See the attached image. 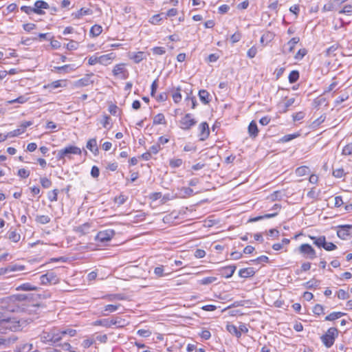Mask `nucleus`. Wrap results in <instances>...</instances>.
<instances>
[{
  "instance_id": "obj_30",
  "label": "nucleus",
  "mask_w": 352,
  "mask_h": 352,
  "mask_svg": "<svg viewBox=\"0 0 352 352\" xmlns=\"http://www.w3.org/2000/svg\"><path fill=\"white\" fill-rule=\"evenodd\" d=\"M339 46H340L339 44L336 43V44L332 45L329 47H328L325 50V52H324L325 53V56H328V57L335 56H336V53L335 52L338 49Z\"/></svg>"
},
{
  "instance_id": "obj_19",
  "label": "nucleus",
  "mask_w": 352,
  "mask_h": 352,
  "mask_svg": "<svg viewBox=\"0 0 352 352\" xmlns=\"http://www.w3.org/2000/svg\"><path fill=\"white\" fill-rule=\"evenodd\" d=\"M198 96L200 100L205 104H208L211 99L209 92L206 89H201L199 91Z\"/></svg>"
},
{
  "instance_id": "obj_54",
  "label": "nucleus",
  "mask_w": 352,
  "mask_h": 352,
  "mask_svg": "<svg viewBox=\"0 0 352 352\" xmlns=\"http://www.w3.org/2000/svg\"><path fill=\"white\" fill-rule=\"evenodd\" d=\"M28 99V98L27 97H25V96H20L19 97H18L17 98H16L14 100H10L8 102L10 104H13V103H15V102H18V103H20V104H23L25 102H27Z\"/></svg>"
},
{
  "instance_id": "obj_33",
  "label": "nucleus",
  "mask_w": 352,
  "mask_h": 352,
  "mask_svg": "<svg viewBox=\"0 0 352 352\" xmlns=\"http://www.w3.org/2000/svg\"><path fill=\"white\" fill-rule=\"evenodd\" d=\"M185 101L186 104L190 106L191 109H195L197 105L195 96H190L189 95H187L186 98H185Z\"/></svg>"
},
{
  "instance_id": "obj_49",
  "label": "nucleus",
  "mask_w": 352,
  "mask_h": 352,
  "mask_svg": "<svg viewBox=\"0 0 352 352\" xmlns=\"http://www.w3.org/2000/svg\"><path fill=\"white\" fill-rule=\"evenodd\" d=\"M40 182H41V186L44 188H49L50 187H51V186L52 184V181L47 177H41L40 179Z\"/></svg>"
},
{
  "instance_id": "obj_26",
  "label": "nucleus",
  "mask_w": 352,
  "mask_h": 352,
  "mask_svg": "<svg viewBox=\"0 0 352 352\" xmlns=\"http://www.w3.org/2000/svg\"><path fill=\"white\" fill-rule=\"evenodd\" d=\"M346 314L340 311H334L329 314L325 317V320L327 321H333L338 318H341L342 316H344Z\"/></svg>"
},
{
  "instance_id": "obj_17",
  "label": "nucleus",
  "mask_w": 352,
  "mask_h": 352,
  "mask_svg": "<svg viewBox=\"0 0 352 352\" xmlns=\"http://www.w3.org/2000/svg\"><path fill=\"white\" fill-rule=\"evenodd\" d=\"M309 238L313 241V243L319 248H323L325 245L326 237L325 236H309Z\"/></svg>"
},
{
  "instance_id": "obj_43",
  "label": "nucleus",
  "mask_w": 352,
  "mask_h": 352,
  "mask_svg": "<svg viewBox=\"0 0 352 352\" xmlns=\"http://www.w3.org/2000/svg\"><path fill=\"white\" fill-rule=\"evenodd\" d=\"M58 189H54L52 191L48 192V193H47L48 199L52 202L56 201L58 199Z\"/></svg>"
},
{
  "instance_id": "obj_63",
  "label": "nucleus",
  "mask_w": 352,
  "mask_h": 352,
  "mask_svg": "<svg viewBox=\"0 0 352 352\" xmlns=\"http://www.w3.org/2000/svg\"><path fill=\"white\" fill-rule=\"evenodd\" d=\"M152 51L153 53L156 55H162L166 52L165 48L163 47H154Z\"/></svg>"
},
{
  "instance_id": "obj_31",
  "label": "nucleus",
  "mask_w": 352,
  "mask_h": 352,
  "mask_svg": "<svg viewBox=\"0 0 352 352\" xmlns=\"http://www.w3.org/2000/svg\"><path fill=\"white\" fill-rule=\"evenodd\" d=\"M63 336V334L61 333V330H52V343L59 342L62 339Z\"/></svg>"
},
{
  "instance_id": "obj_45",
  "label": "nucleus",
  "mask_w": 352,
  "mask_h": 352,
  "mask_svg": "<svg viewBox=\"0 0 352 352\" xmlns=\"http://www.w3.org/2000/svg\"><path fill=\"white\" fill-rule=\"evenodd\" d=\"M183 164V160L182 159H171L169 161V165L171 168H178L182 166Z\"/></svg>"
},
{
  "instance_id": "obj_16",
  "label": "nucleus",
  "mask_w": 352,
  "mask_h": 352,
  "mask_svg": "<svg viewBox=\"0 0 352 352\" xmlns=\"http://www.w3.org/2000/svg\"><path fill=\"white\" fill-rule=\"evenodd\" d=\"M120 304L117 305H107L104 307V310L102 312V316H108L109 314L116 312L120 307Z\"/></svg>"
},
{
  "instance_id": "obj_21",
  "label": "nucleus",
  "mask_w": 352,
  "mask_h": 352,
  "mask_svg": "<svg viewBox=\"0 0 352 352\" xmlns=\"http://www.w3.org/2000/svg\"><path fill=\"white\" fill-rule=\"evenodd\" d=\"M92 14H93L92 10H91L89 8H82L79 10H78L76 13H73L72 16H74V18H76V19H80L82 16L91 15Z\"/></svg>"
},
{
  "instance_id": "obj_56",
  "label": "nucleus",
  "mask_w": 352,
  "mask_h": 352,
  "mask_svg": "<svg viewBox=\"0 0 352 352\" xmlns=\"http://www.w3.org/2000/svg\"><path fill=\"white\" fill-rule=\"evenodd\" d=\"M17 175L20 177H21L23 179H25L30 176V171L25 168H21L18 170Z\"/></svg>"
},
{
  "instance_id": "obj_37",
  "label": "nucleus",
  "mask_w": 352,
  "mask_h": 352,
  "mask_svg": "<svg viewBox=\"0 0 352 352\" xmlns=\"http://www.w3.org/2000/svg\"><path fill=\"white\" fill-rule=\"evenodd\" d=\"M295 173L298 176H304L309 173V168L306 166H302L297 168Z\"/></svg>"
},
{
  "instance_id": "obj_23",
  "label": "nucleus",
  "mask_w": 352,
  "mask_h": 352,
  "mask_svg": "<svg viewBox=\"0 0 352 352\" xmlns=\"http://www.w3.org/2000/svg\"><path fill=\"white\" fill-rule=\"evenodd\" d=\"M226 330L231 334L235 336L236 338H239L241 336V331L232 324H228L226 325Z\"/></svg>"
},
{
  "instance_id": "obj_39",
  "label": "nucleus",
  "mask_w": 352,
  "mask_h": 352,
  "mask_svg": "<svg viewBox=\"0 0 352 352\" xmlns=\"http://www.w3.org/2000/svg\"><path fill=\"white\" fill-rule=\"evenodd\" d=\"M166 124L165 117L163 113H158L153 118V124Z\"/></svg>"
},
{
  "instance_id": "obj_29",
  "label": "nucleus",
  "mask_w": 352,
  "mask_h": 352,
  "mask_svg": "<svg viewBox=\"0 0 352 352\" xmlns=\"http://www.w3.org/2000/svg\"><path fill=\"white\" fill-rule=\"evenodd\" d=\"M8 239L14 243H17L20 241L21 235L15 230H10L8 232Z\"/></svg>"
},
{
  "instance_id": "obj_40",
  "label": "nucleus",
  "mask_w": 352,
  "mask_h": 352,
  "mask_svg": "<svg viewBox=\"0 0 352 352\" xmlns=\"http://www.w3.org/2000/svg\"><path fill=\"white\" fill-rule=\"evenodd\" d=\"M41 340L43 342H52V331L50 332L43 331L41 335Z\"/></svg>"
},
{
  "instance_id": "obj_22",
  "label": "nucleus",
  "mask_w": 352,
  "mask_h": 352,
  "mask_svg": "<svg viewBox=\"0 0 352 352\" xmlns=\"http://www.w3.org/2000/svg\"><path fill=\"white\" fill-rule=\"evenodd\" d=\"M182 89L180 87H177L176 89L174 87L172 88V97L173 99L174 102L179 103L182 100V94H181Z\"/></svg>"
},
{
  "instance_id": "obj_34",
  "label": "nucleus",
  "mask_w": 352,
  "mask_h": 352,
  "mask_svg": "<svg viewBox=\"0 0 352 352\" xmlns=\"http://www.w3.org/2000/svg\"><path fill=\"white\" fill-rule=\"evenodd\" d=\"M90 228V225L87 223H84L82 225H80L78 226L75 231L76 232L80 233L82 235L86 234L88 232V230Z\"/></svg>"
},
{
  "instance_id": "obj_32",
  "label": "nucleus",
  "mask_w": 352,
  "mask_h": 352,
  "mask_svg": "<svg viewBox=\"0 0 352 352\" xmlns=\"http://www.w3.org/2000/svg\"><path fill=\"white\" fill-rule=\"evenodd\" d=\"M102 32V28L100 25H94L90 29V34L96 37L99 36Z\"/></svg>"
},
{
  "instance_id": "obj_14",
  "label": "nucleus",
  "mask_w": 352,
  "mask_h": 352,
  "mask_svg": "<svg viewBox=\"0 0 352 352\" xmlns=\"http://www.w3.org/2000/svg\"><path fill=\"white\" fill-rule=\"evenodd\" d=\"M236 270V266L234 265H228L221 267L219 270V274L225 278L231 277Z\"/></svg>"
},
{
  "instance_id": "obj_13",
  "label": "nucleus",
  "mask_w": 352,
  "mask_h": 352,
  "mask_svg": "<svg viewBox=\"0 0 352 352\" xmlns=\"http://www.w3.org/2000/svg\"><path fill=\"white\" fill-rule=\"evenodd\" d=\"M34 13L37 14H44L45 12L42 10V9H49L50 6L49 4L43 1V0H38L34 3Z\"/></svg>"
},
{
  "instance_id": "obj_46",
  "label": "nucleus",
  "mask_w": 352,
  "mask_h": 352,
  "mask_svg": "<svg viewBox=\"0 0 352 352\" xmlns=\"http://www.w3.org/2000/svg\"><path fill=\"white\" fill-rule=\"evenodd\" d=\"M127 199V197L124 195L120 194L119 196L116 197L114 199V201L118 206H121L125 203Z\"/></svg>"
},
{
  "instance_id": "obj_5",
  "label": "nucleus",
  "mask_w": 352,
  "mask_h": 352,
  "mask_svg": "<svg viewBox=\"0 0 352 352\" xmlns=\"http://www.w3.org/2000/svg\"><path fill=\"white\" fill-rule=\"evenodd\" d=\"M197 121L192 117L191 113H186L179 120V127L185 131L190 130L196 125Z\"/></svg>"
},
{
  "instance_id": "obj_38",
  "label": "nucleus",
  "mask_w": 352,
  "mask_h": 352,
  "mask_svg": "<svg viewBox=\"0 0 352 352\" xmlns=\"http://www.w3.org/2000/svg\"><path fill=\"white\" fill-rule=\"evenodd\" d=\"M299 72L297 70H293L290 72L288 76V80L290 83L296 82L299 78Z\"/></svg>"
},
{
  "instance_id": "obj_20",
  "label": "nucleus",
  "mask_w": 352,
  "mask_h": 352,
  "mask_svg": "<svg viewBox=\"0 0 352 352\" xmlns=\"http://www.w3.org/2000/svg\"><path fill=\"white\" fill-rule=\"evenodd\" d=\"M115 55L113 53H109L107 54L102 55L98 57L99 63L107 65L111 63V60L114 58Z\"/></svg>"
},
{
  "instance_id": "obj_10",
  "label": "nucleus",
  "mask_w": 352,
  "mask_h": 352,
  "mask_svg": "<svg viewBox=\"0 0 352 352\" xmlns=\"http://www.w3.org/2000/svg\"><path fill=\"white\" fill-rule=\"evenodd\" d=\"M113 76H118L122 75L121 78L122 79H126L129 76L128 71L124 68V63H120L115 65L112 71Z\"/></svg>"
},
{
  "instance_id": "obj_36",
  "label": "nucleus",
  "mask_w": 352,
  "mask_h": 352,
  "mask_svg": "<svg viewBox=\"0 0 352 352\" xmlns=\"http://www.w3.org/2000/svg\"><path fill=\"white\" fill-rule=\"evenodd\" d=\"M282 192L280 190H276L273 192L272 194H270L267 197V199L270 200L271 201H274L276 200H281L282 199Z\"/></svg>"
},
{
  "instance_id": "obj_2",
  "label": "nucleus",
  "mask_w": 352,
  "mask_h": 352,
  "mask_svg": "<svg viewBox=\"0 0 352 352\" xmlns=\"http://www.w3.org/2000/svg\"><path fill=\"white\" fill-rule=\"evenodd\" d=\"M81 149L74 145H69L58 151L56 158L58 160H64L66 157L71 159L72 155H81Z\"/></svg>"
},
{
  "instance_id": "obj_8",
  "label": "nucleus",
  "mask_w": 352,
  "mask_h": 352,
  "mask_svg": "<svg viewBox=\"0 0 352 352\" xmlns=\"http://www.w3.org/2000/svg\"><path fill=\"white\" fill-rule=\"evenodd\" d=\"M338 236L342 240H346L350 236V230L352 229V225H340L338 226Z\"/></svg>"
},
{
  "instance_id": "obj_47",
  "label": "nucleus",
  "mask_w": 352,
  "mask_h": 352,
  "mask_svg": "<svg viewBox=\"0 0 352 352\" xmlns=\"http://www.w3.org/2000/svg\"><path fill=\"white\" fill-rule=\"evenodd\" d=\"M299 136L298 133L287 134L281 138L282 142H287Z\"/></svg>"
},
{
  "instance_id": "obj_50",
  "label": "nucleus",
  "mask_w": 352,
  "mask_h": 352,
  "mask_svg": "<svg viewBox=\"0 0 352 352\" xmlns=\"http://www.w3.org/2000/svg\"><path fill=\"white\" fill-rule=\"evenodd\" d=\"M342 154L344 155H352V143L346 144L344 146Z\"/></svg>"
},
{
  "instance_id": "obj_60",
  "label": "nucleus",
  "mask_w": 352,
  "mask_h": 352,
  "mask_svg": "<svg viewBox=\"0 0 352 352\" xmlns=\"http://www.w3.org/2000/svg\"><path fill=\"white\" fill-rule=\"evenodd\" d=\"M344 170L343 168H337L333 170V175L336 178H341L344 175Z\"/></svg>"
},
{
  "instance_id": "obj_35",
  "label": "nucleus",
  "mask_w": 352,
  "mask_h": 352,
  "mask_svg": "<svg viewBox=\"0 0 352 352\" xmlns=\"http://www.w3.org/2000/svg\"><path fill=\"white\" fill-rule=\"evenodd\" d=\"M217 280V278L214 276H208L199 280L198 282L200 285H206L215 282Z\"/></svg>"
},
{
  "instance_id": "obj_11",
  "label": "nucleus",
  "mask_w": 352,
  "mask_h": 352,
  "mask_svg": "<svg viewBox=\"0 0 352 352\" xmlns=\"http://www.w3.org/2000/svg\"><path fill=\"white\" fill-rule=\"evenodd\" d=\"M94 76L93 73L85 75L83 78L76 80L74 82V86L76 87H82L88 86L91 84L94 83V80H91V77Z\"/></svg>"
},
{
  "instance_id": "obj_25",
  "label": "nucleus",
  "mask_w": 352,
  "mask_h": 352,
  "mask_svg": "<svg viewBox=\"0 0 352 352\" xmlns=\"http://www.w3.org/2000/svg\"><path fill=\"white\" fill-rule=\"evenodd\" d=\"M16 289L18 291H36L37 287L30 283H25L18 286Z\"/></svg>"
},
{
  "instance_id": "obj_9",
  "label": "nucleus",
  "mask_w": 352,
  "mask_h": 352,
  "mask_svg": "<svg viewBox=\"0 0 352 352\" xmlns=\"http://www.w3.org/2000/svg\"><path fill=\"white\" fill-rule=\"evenodd\" d=\"M67 86V80L65 79L57 80L53 81L50 83L45 85L43 86V89H49L51 92L53 89L60 88V87H66Z\"/></svg>"
},
{
  "instance_id": "obj_3",
  "label": "nucleus",
  "mask_w": 352,
  "mask_h": 352,
  "mask_svg": "<svg viewBox=\"0 0 352 352\" xmlns=\"http://www.w3.org/2000/svg\"><path fill=\"white\" fill-rule=\"evenodd\" d=\"M338 336V330L336 327H331L325 334L321 336V340L327 348H330L334 344Z\"/></svg>"
},
{
  "instance_id": "obj_27",
  "label": "nucleus",
  "mask_w": 352,
  "mask_h": 352,
  "mask_svg": "<svg viewBox=\"0 0 352 352\" xmlns=\"http://www.w3.org/2000/svg\"><path fill=\"white\" fill-rule=\"evenodd\" d=\"M319 284H320V280L313 278V279L303 283L302 285L307 289H311L318 287L319 286Z\"/></svg>"
},
{
  "instance_id": "obj_1",
  "label": "nucleus",
  "mask_w": 352,
  "mask_h": 352,
  "mask_svg": "<svg viewBox=\"0 0 352 352\" xmlns=\"http://www.w3.org/2000/svg\"><path fill=\"white\" fill-rule=\"evenodd\" d=\"M129 322L120 316H114L111 318H104L102 320H97L93 322L94 326H102L106 328H110L115 326L116 328H123L127 326Z\"/></svg>"
},
{
  "instance_id": "obj_61",
  "label": "nucleus",
  "mask_w": 352,
  "mask_h": 352,
  "mask_svg": "<svg viewBox=\"0 0 352 352\" xmlns=\"http://www.w3.org/2000/svg\"><path fill=\"white\" fill-rule=\"evenodd\" d=\"M78 43L74 41H70L67 45L66 47L68 50H74L78 47Z\"/></svg>"
},
{
  "instance_id": "obj_64",
  "label": "nucleus",
  "mask_w": 352,
  "mask_h": 352,
  "mask_svg": "<svg viewBox=\"0 0 352 352\" xmlns=\"http://www.w3.org/2000/svg\"><path fill=\"white\" fill-rule=\"evenodd\" d=\"M108 110L111 115L116 116L117 113L119 111V108L116 104H111L109 106Z\"/></svg>"
},
{
  "instance_id": "obj_59",
  "label": "nucleus",
  "mask_w": 352,
  "mask_h": 352,
  "mask_svg": "<svg viewBox=\"0 0 352 352\" xmlns=\"http://www.w3.org/2000/svg\"><path fill=\"white\" fill-rule=\"evenodd\" d=\"M76 330L73 329H66L61 330V333L63 334V336L69 335L71 337H74L76 336Z\"/></svg>"
},
{
  "instance_id": "obj_15",
  "label": "nucleus",
  "mask_w": 352,
  "mask_h": 352,
  "mask_svg": "<svg viewBox=\"0 0 352 352\" xmlns=\"http://www.w3.org/2000/svg\"><path fill=\"white\" fill-rule=\"evenodd\" d=\"M256 273L254 267L242 268L239 271V276L241 278L252 277Z\"/></svg>"
},
{
  "instance_id": "obj_41",
  "label": "nucleus",
  "mask_w": 352,
  "mask_h": 352,
  "mask_svg": "<svg viewBox=\"0 0 352 352\" xmlns=\"http://www.w3.org/2000/svg\"><path fill=\"white\" fill-rule=\"evenodd\" d=\"M300 41L299 37H293L291 38L287 43V45L289 46V52H293L295 45Z\"/></svg>"
},
{
  "instance_id": "obj_4",
  "label": "nucleus",
  "mask_w": 352,
  "mask_h": 352,
  "mask_svg": "<svg viewBox=\"0 0 352 352\" xmlns=\"http://www.w3.org/2000/svg\"><path fill=\"white\" fill-rule=\"evenodd\" d=\"M298 252L305 258L314 260L317 257L316 252L308 243H303L298 248Z\"/></svg>"
},
{
  "instance_id": "obj_12",
  "label": "nucleus",
  "mask_w": 352,
  "mask_h": 352,
  "mask_svg": "<svg viewBox=\"0 0 352 352\" xmlns=\"http://www.w3.org/2000/svg\"><path fill=\"white\" fill-rule=\"evenodd\" d=\"M199 140H206L208 138L210 134V130L208 123L206 122H201L199 126Z\"/></svg>"
},
{
  "instance_id": "obj_42",
  "label": "nucleus",
  "mask_w": 352,
  "mask_h": 352,
  "mask_svg": "<svg viewBox=\"0 0 352 352\" xmlns=\"http://www.w3.org/2000/svg\"><path fill=\"white\" fill-rule=\"evenodd\" d=\"M104 298L109 301H113L116 300H122L125 299L124 296L121 294H110L107 296H105Z\"/></svg>"
},
{
  "instance_id": "obj_58",
  "label": "nucleus",
  "mask_w": 352,
  "mask_h": 352,
  "mask_svg": "<svg viewBox=\"0 0 352 352\" xmlns=\"http://www.w3.org/2000/svg\"><path fill=\"white\" fill-rule=\"evenodd\" d=\"M250 262L252 263H268L269 262V258L267 256L262 255L261 256H258L256 259L251 260Z\"/></svg>"
},
{
  "instance_id": "obj_51",
  "label": "nucleus",
  "mask_w": 352,
  "mask_h": 352,
  "mask_svg": "<svg viewBox=\"0 0 352 352\" xmlns=\"http://www.w3.org/2000/svg\"><path fill=\"white\" fill-rule=\"evenodd\" d=\"M110 120H111V118L107 115H104L103 116V119L101 121V124H102V126L104 128L110 129V127H111V126H109Z\"/></svg>"
},
{
  "instance_id": "obj_55",
  "label": "nucleus",
  "mask_w": 352,
  "mask_h": 352,
  "mask_svg": "<svg viewBox=\"0 0 352 352\" xmlns=\"http://www.w3.org/2000/svg\"><path fill=\"white\" fill-rule=\"evenodd\" d=\"M313 312L316 315H320L324 312V307L320 304H316L313 308Z\"/></svg>"
},
{
  "instance_id": "obj_52",
  "label": "nucleus",
  "mask_w": 352,
  "mask_h": 352,
  "mask_svg": "<svg viewBox=\"0 0 352 352\" xmlns=\"http://www.w3.org/2000/svg\"><path fill=\"white\" fill-rule=\"evenodd\" d=\"M338 298L339 299L345 300L349 298V294L347 292L342 289H340L338 291Z\"/></svg>"
},
{
  "instance_id": "obj_57",
  "label": "nucleus",
  "mask_w": 352,
  "mask_h": 352,
  "mask_svg": "<svg viewBox=\"0 0 352 352\" xmlns=\"http://www.w3.org/2000/svg\"><path fill=\"white\" fill-rule=\"evenodd\" d=\"M323 248L326 251H332L337 249V246L332 242H327L325 241V245H324Z\"/></svg>"
},
{
  "instance_id": "obj_44",
  "label": "nucleus",
  "mask_w": 352,
  "mask_h": 352,
  "mask_svg": "<svg viewBox=\"0 0 352 352\" xmlns=\"http://www.w3.org/2000/svg\"><path fill=\"white\" fill-rule=\"evenodd\" d=\"M198 335L205 340H209L211 337L210 331L205 328H202L201 332H199Z\"/></svg>"
},
{
  "instance_id": "obj_62",
  "label": "nucleus",
  "mask_w": 352,
  "mask_h": 352,
  "mask_svg": "<svg viewBox=\"0 0 352 352\" xmlns=\"http://www.w3.org/2000/svg\"><path fill=\"white\" fill-rule=\"evenodd\" d=\"M257 54V49L255 46H252L251 48H250L247 52V56L250 58H253L256 56Z\"/></svg>"
},
{
  "instance_id": "obj_53",
  "label": "nucleus",
  "mask_w": 352,
  "mask_h": 352,
  "mask_svg": "<svg viewBox=\"0 0 352 352\" xmlns=\"http://www.w3.org/2000/svg\"><path fill=\"white\" fill-rule=\"evenodd\" d=\"M164 266L163 265H160V266L156 267L154 269V274H155V276L157 278L162 277V276H164Z\"/></svg>"
},
{
  "instance_id": "obj_7",
  "label": "nucleus",
  "mask_w": 352,
  "mask_h": 352,
  "mask_svg": "<svg viewBox=\"0 0 352 352\" xmlns=\"http://www.w3.org/2000/svg\"><path fill=\"white\" fill-rule=\"evenodd\" d=\"M41 283L42 285H54L58 283V278L56 273L53 272H47L45 274H43L40 277Z\"/></svg>"
},
{
  "instance_id": "obj_6",
  "label": "nucleus",
  "mask_w": 352,
  "mask_h": 352,
  "mask_svg": "<svg viewBox=\"0 0 352 352\" xmlns=\"http://www.w3.org/2000/svg\"><path fill=\"white\" fill-rule=\"evenodd\" d=\"M115 233V231L112 229L101 230L96 234L95 240L101 243L108 242L113 238Z\"/></svg>"
},
{
  "instance_id": "obj_18",
  "label": "nucleus",
  "mask_w": 352,
  "mask_h": 352,
  "mask_svg": "<svg viewBox=\"0 0 352 352\" xmlns=\"http://www.w3.org/2000/svg\"><path fill=\"white\" fill-rule=\"evenodd\" d=\"M248 130L250 137L252 138H255L256 137H257L258 133V129L257 127V124L254 120H252L250 123Z\"/></svg>"
},
{
  "instance_id": "obj_48",
  "label": "nucleus",
  "mask_w": 352,
  "mask_h": 352,
  "mask_svg": "<svg viewBox=\"0 0 352 352\" xmlns=\"http://www.w3.org/2000/svg\"><path fill=\"white\" fill-rule=\"evenodd\" d=\"M131 58L133 60V61L135 63H140L144 59V52H138L135 53Z\"/></svg>"
},
{
  "instance_id": "obj_28",
  "label": "nucleus",
  "mask_w": 352,
  "mask_h": 352,
  "mask_svg": "<svg viewBox=\"0 0 352 352\" xmlns=\"http://www.w3.org/2000/svg\"><path fill=\"white\" fill-rule=\"evenodd\" d=\"M51 218L48 215H36L35 217V221L38 223L44 225L50 223Z\"/></svg>"
},
{
  "instance_id": "obj_24",
  "label": "nucleus",
  "mask_w": 352,
  "mask_h": 352,
  "mask_svg": "<svg viewBox=\"0 0 352 352\" xmlns=\"http://www.w3.org/2000/svg\"><path fill=\"white\" fill-rule=\"evenodd\" d=\"M86 147L94 153L98 151L96 140L95 138L89 140L87 142Z\"/></svg>"
}]
</instances>
